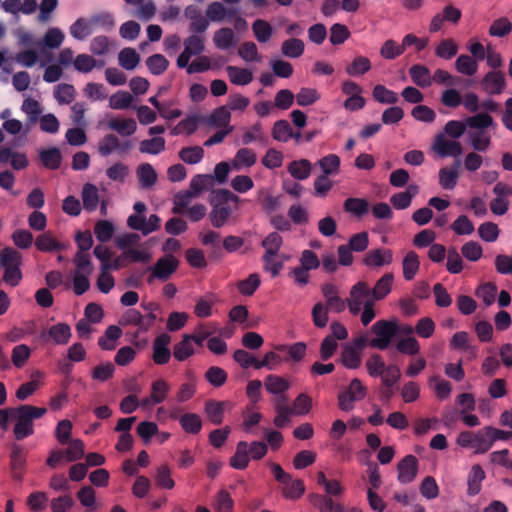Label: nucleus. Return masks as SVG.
Listing matches in <instances>:
<instances>
[{
  "label": "nucleus",
  "mask_w": 512,
  "mask_h": 512,
  "mask_svg": "<svg viewBox=\"0 0 512 512\" xmlns=\"http://www.w3.org/2000/svg\"><path fill=\"white\" fill-rule=\"evenodd\" d=\"M47 412L44 407L21 405L14 411L13 434L17 440H23L34 433V420L41 418Z\"/></svg>",
  "instance_id": "nucleus-1"
},
{
  "label": "nucleus",
  "mask_w": 512,
  "mask_h": 512,
  "mask_svg": "<svg viewBox=\"0 0 512 512\" xmlns=\"http://www.w3.org/2000/svg\"><path fill=\"white\" fill-rule=\"evenodd\" d=\"M238 197L228 190H219L213 199V210L211 214L212 224L216 227L222 226L231 214V203L236 205Z\"/></svg>",
  "instance_id": "nucleus-2"
},
{
  "label": "nucleus",
  "mask_w": 512,
  "mask_h": 512,
  "mask_svg": "<svg viewBox=\"0 0 512 512\" xmlns=\"http://www.w3.org/2000/svg\"><path fill=\"white\" fill-rule=\"evenodd\" d=\"M0 263L5 268V282L16 286L22 278L19 269L21 264L20 253L13 248H4L0 253Z\"/></svg>",
  "instance_id": "nucleus-3"
},
{
  "label": "nucleus",
  "mask_w": 512,
  "mask_h": 512,
  "mask_svg": "<svg viewBox=\"0 0 512 512\" xmlns=\"http://www.w3.org/2000/svg\"><path fill=\"white\" fill-rule=\"evenodd\" d=\"M271 470L276 480L282 485V493L286 498L298 499L304 494L305 486L303 481L292 479L278 464H272Z\"/></svg>",
  "instance_id": "nucleus-4"
},
{
  "label": "nucleus",
  "mask_w": 512,
  "mask_h": 512,
  "mask_svg": "<svg viewBox=\"0 0 512 512\" xmlns=\"http://www.w3.org/2000/svg\"><path fill=\"white\" fill-rule=\"evenodd\" d=\"M347 301L349 311L354 315L360 313L363 307L375 303L371 289L364 281L356 283L351 288L350 296Z\"/></svg>",
  "instance_id": "nucleus-5"
},
{
  "label": "nucleus",
  "mask_w": 512,
  "mask_h": 512,
  "mask_svg": "<svg viewBox=\"0 0 512 512\" xmlns=\"http://www.w3.org/2000/svg\"><path fill=\"white\" fill-rule=\"evenodd\" d=\"M457 445L473 449L475 454H482L490 449L485 427L477 432H460L456 439Z\"/></svg>",
  "instance_id": "nucleus-6"
},
{
  "label": "nucleus",
  "mask_w": 512,
  "mask_h": 512,
  "mask_svg": "<svg viewBox=\"0 0 512 512\" xmlns=\"http://www.w3.org/2000/svg\"><path fill=\"white\" fill-rule=\"evenodd\" d=\"M367 394L366 387L362 382L355 378L349 386L338 395V406L342 411H351L355 402L361 401Z\"/></svg>",
  "instance_id": "nucleus-7"
},
{
  "label": "nucleus",
  "mask_w": 512,
  "mask_h": 512,
  "mask_svg": "<svg viewBox=\"0 0 512 512\" xmlns=\"http://www.w3.org/2000/svg\"><path fill=\"white\" fill-rule=\"evenodd\" d=\"M396 332L395 323L386 320L377 321L371 328V333L375 337L370 340L369 346L380 350L386 349Z\"/></svg>",
  "instance_id": "nucleus-8"
},
{
  "label": "nucleus",
  "mask_w": 512,
  "mask_h": 512,
  "mask_svg": "<svg viewBox=\"0 0 512 512\" xmlns=\"http://www.w3.org/2000/svg\"><path fill=\"white\" fill-rule=\"evenodd\" d=\"M137 238L138 237L136 235H128L118 240V246L122 249H125L123 254L120 256V260L124 258L130 262L143 263L150 261L152 255L147 247L143 245L127 247L129 244L134 243Z\"/></svg>",
  "instance_id": "nucleus-9"
},
{
  "label": "nucleus",
  "mask_w": 512,
  "mask_h": 512,
  "mask_svg": "<svg viewBox=\"0 0 512 512\" xmlns=\"http://www.w3.org/2000/svg\"><path fill=\"white\" fill-rule=\"evenodd\" d=\"M170 391L169 383L162 379H156L151 383L150 393L147 397L141 399L140 407L143 409H151L155 405L164 402Z\"/></svg>",
  "instance_id": "nucleus-10"
},
{
  "label": "nucleus",
  "mask_w": 512,
  "mask_h": 512,
  "mask_svg": "<svg viewBox=\"0 0 512 512\" xmlns=\"http://www.w3.org/2000/svg\"><path fill=\"white\" fill-rule=\"evenodd\" d=\"M433 151L442 158L457 157L462 154V145L459 141L448 138L444 133L435 136Z\"/></svg>",
  "instance_id": "nucleus-11"
},
{
  "label": "nucleus",
  "mask_w": 512,
  "mask_h": 512,
  "mask_svg": "<svg viewBox=\"0 0 512 512\" xmlns=\"http://www.w3.org/2000/svg\"><path fill=\"white\" fill-rule=\"evenodd\" d=\"M204 38L200 35H191L184 40V50L177 59V66L184 68L193 56L200 55L204 51Z\"/></svg>",
  "instance_id": "nucleus-12"
},
{
  "label": "nucleus",
  "mask_w": 512,
  "mask_h": 512,
  "mask_svg": "<svg viewBox=\"0 0 512 512\" xmlns=\"http://www.w3.org/2000/svg\"><path fill=\"white\" fill-rule=\"evenodd\" d=\"M171 336L167 333L158 335L152 343V359L157 365H165L171 358Z\"/></svg>",
  "instance_id": "nucleus-13"
},
{
  "label": "nucleus",
  "mask_w": 512,
  "mask_h": 512,
  "mask_svg": "<svg viewBox=\"0 0 512 512\" xmlns=\"http://www.w3.org/2000/svg\"><path fill=\"white\" fill-rule=\"evenodd\" d=\"M51 59V53L46 48H40L39 51L26 49L16 54L15 60L24 67H32L39 64L45 66Z\"/></svg>",
  "instance_id": "nucleus-14"
},
{
  "label": "nucleus",
  "mask_w": 512,
  "mask_h": 512,
  "mask_svg": "<svg viewBox=\"0 0 512 512\" xmlns=\"http://www.w3.org/2000/svg\"><path fill=\"white\" fill-rule=\"evenodd\" d=\"M178 264V260L172 255L160 258L157 263L150 268L151 274L148 281L152 282L154 279H168L175 272Z\"/></svg>",
  "instance_id": "nucleus-15"
},
{
  "label": "nucleus",
  "mask_w": 512,
  "mask_h": 512,
  "mask_svg": "<svg viewBox=\"0 0 512 512\" xmlns=\"http://www.w3.org/2000/svg\"><path fill=\"white\" fill-rule=\"evenodd\" d=\"M398 470V480L403 483L407 484L412 482L418 471V460L413 455H407L405 456L397 466Z\"/></svg>",
  "instance_id": "nucleus-16"
},
{
  "label": "nucleus",
  "mask_w": 512,
  "mask_h": 512,
  "mask_svg": "<svg viewBox=\"0 0 512 512\" xmlns=\"http://www.w3.org/2000/svg\"><path fill=\"white\" fill-rule=\"evenodd\" d=\"M107 126L121 136H131L137 130V123L133 118L123 116H108Z\"/></svg>",
  "instance_id": "nucleus-17"
},
{
  "label": "nucleus",
  "mask_w": 512,
  "mask_h": 512,
  "mask_svg": "<svg viewBox=\"0 0 512 512\" xmlns=\"http://www.w3.org/2000/svg\"><path fill=\"white\" fill-rule=\"evenodd\" d=\"M392 261L393 252L386 248L370 250L363 259L364 264L368 267H382L391 264Z\"/></svg>",
  "instance_id": "nucleus-18"
},
{
  "label": "nucleus",
  "mask_w": 512,
  "mask_h": 512,
  "mask_svg": "<svg viewBox=\"0 0 512 512\" xmlns=\"http://www.w3.org/2000/svg\"><path fill=\"white\" fill-rule=\"evenodd\" d=\"M45 374L41 371H35L31 375V380L20 385L16 391V397L19 400H26L38 388L44 384Z\"/></svg>",
  "instance_id": "nucleus-19"
},
{
  "label": "nucleus",
  "mask_w": 512,
  "mask_h": 512,
  "mask_svg": "<svg viewBox=\"0 0 512 512\" xmlns=\"http://www.w3.org/2000/svg\"><path fill=\"white\" fill-rule=\"evenodd\" d=\"M257 161V155L250 148L239 149L231 161V166L235 170H242L252 167Z\"/></svg>",
  "instance_id": "nucleus-20"
},
{
  "label": "nucleus",
  "mask_w": 512,
  "mask_h": 512,
  "mask_svg": "<svg viewBox=\"0 0 512 512\" xmlns=\"http://www.w3.org/2000/svg\"><path fill=\"white\" fill-rule=\"evenodd\" d=\"M0 162L10 163L16 170L24 169L28 165V160L24 153L15 152L10 148H2L0 150Z\"/></svg>",
  "instance_id": "nucleus-21"
},
{
  "label": "nucleus",
  "mask_w": 512,
  "mask_h": 512,
  "mask_svg": "<svg viewBox=\"0 0 512 512\" xmlns=\"http://www.w3.org/2000/svg\"><path fill=\"white\" fill-rule=\"evenodd\" d=\"M226 73L229 81L234 85L245 86L252 82L253 74L247 68L227 66Z\"/></svg>",
  "instance_id": "nucleus-22"
},
{
  "label": "nucleus",
  "mask_w": 512,
  "mask_h": 512,
  "mask_svg": "<svg viewBox=\"0 0 512 512\" xmlns=\"http://www.w3.org/2000/svg\"><path fill=\"white\" fill-rule=\"evenodd\" d=\"M2 7L6 12L13 14L19 12L30 14L36 10L37 3L35 0H5Z\"/></svg>",
  "instance_id": "nucleus-23"
},
{
  "label": "nucleus",
  "mask_w": 512,
  "mask_h": 512,
  "mask_svg": "<svg viewBox=\"0 0 512 512\" xmlns=\"http://www.w3.org/2000/svg\"><path fill=\"white\" fill-rule=\"evenodd\" d=\"M194 345L192 337L188 334L184 335L181 341L173 347L174 358L180 362L187 360L195 352Z\"/></svg>",
  "instance_id": "nucleus-24"
},
{
  "label": "nucleus",
  "mask_w": 512,
  "mask_h": 512,
  "mask_svg": "<svg viewBox=\"0 0 512 512\" xmlns=\"http://www.w3.org/2000/svg\"><path fill=\"white\" fill-rule=\"evenodd\" d=\"M213 42L218 49L227 50L236 44L237 38L231 28L224 27L214 33Z\"/></svg>",
  "instance_id": "nucleus-25"
},
{
  "label": "nucleus",
  "mask_w": 512,
  "mask_h": 512,
  "mask_svg": "<svg viewBox=\"0 0 512 512\" xmlns=\"http://www.w3.org/2000/svg\"><path fill=\"white\" fill-rule=\"evenodd\" d=\"M264 387L273 395H281L290 388V382L284 377L271 374L264 379Z\"/></svg>",
  "instance_id": "nucleus-26"
},
{
  "label": "nucleus",
  "mask_w": 512,
  "mask_h": 512,
  "mask_svg": "<svg viewBox=\"0 0 512 512\" xmlns=\"http://www.w3.org/2000/svg\"><path fill=\"white\" fill-rule=\"evenodd\" d=\"M77 498L85 508V512H96L99 504L96 501L95 490L91 486H85L77 492Z\"/></svg>",
  "instance_id": "nucleus-27"
},
{
  "label": "nucleus",
  "mask_w": 512,
  "mask_h": 512,
  "mask_svg": "<svg viewBox=\"0 0 512 512\" xmlns=\"http://www.w3.org/2000/svg\"><path fill=\"white\" fill-rule=\"evenodd\" d=\"M212 508L215 512H233L234 500L226 490L218 491L212 500Z\"/></svg>",
  "instance_id": "nucleus-28"
},
{
  "label": "nucleus",
  "mask_w": 512,
  "mask_h": 512,
  "mask_svg": "<svg viewBox=\"0 0 512 512\" xmlns=\"http://www.w3.org/2000/svg\"><path fill=\"white\" fill-rule=\"evenodd\" d=\"M483 86L489 94H499L505 86V79L500 72H490L483 79Z\"/></svg>",
  "instance_id": "nucleus-29"
},
{
  "label": "nucleus",
  "mask_w": 512,
  "mask_h": 512,
  "mask_svg": "<svg viewBox=\"0 0 512 512\" xmlns=\"http://www.w3.org/2000/svg\"><path fill=\"white\" fill-rule=\"evenodd\" d=\"M35 245L42 252L58 251L65 248L50 232H45L36 238Z\"/></svg>",
  "instance_id": "nucleus-30"
},
{
  "label": "nucleus",
  "mask_w": 512,
  "mask_h": 512,
  "mask_svg": "<svg viewBox=\"0 0 512 512\" xmlns=\"http://www.w3.org/2000/svg\"><path fill=\"white\" fill-rule=\"evenodd\" d=\"M428 385L433 390L436 397L440 400L447 399L452 391L451 383L439 376L430 377L428 380Z\"/></svg>",
  "instance_id": "nucleus-31"
},
{
  "label": "nucleus",
  "mask_w": 512,
  "mask_h": 512,
  "mask_svg": "<svg viewBox=\"0 0 512 512\" xmlns=\"http://www.w3.org/2000/svg\"><path fill=\"white\" fill-rule=\"evenodd\" d=\"M231 113L225 106L216 108L208 118V124L217 128L227 129L230 125Z\"/></svg>",
  "instance_id": "nucleus-32"
},
{
  "label": "nucleus",
  "mask_w": 512,
  "mask_h": 512,
  "mask_svg": "<svg viewBox=\"0 0 512 512\" xmlns=\"http://www.w3.org/2000/svg\"><path fill=\"white\" fill-rule=\"evenodd\" d=\"M48 336L58 345L67 344L71 337V329L65 323H58L48 329Z\"/></svg>",
  "instance_id": "nucleus-33"
},
{
  "label": "nucleus",
  "mask_w": 512,
  "mask_h": 512,
  "mask_svg": "<svg viewBox=\"0 0 512 512\" xmlns=\"http://www.w3.org/2000/svg\"><path fill=\"white\" fill-rule=\"evenodd\" d=\"M249 460L248 443L240 441L236 446L234 456L230 460V465L235 469H244L248 466Z\"/></svg>",
  "instance_id": "nucleus-34"
},
{
  "label": "nucleus",
  "mask_w": 512,
  "mask_h": 512,
  "mask_svg": "<svg viewBox=\"0 0 512 512\" xmlns=\"http://www.w3.org/2000/svg\"><path fill=\"white\" fill-rule=\"evenodd\" d=\"M484 478L485 472L482 467L478 464L473 465L468 475V493L470 495H476L480 492Z\"/></svg>",
  "instance_id": "nucleus-35"
},
{
  "label": "nucleus",
  "mask_w": 512,
  "mask_h": 512,
  "mask_svg": "<svg viewBox=\"0 0 512 512\" xmlns=\"http://www.w3.org/2000/svg\"><path fill=\"white\" fill-rule=\"evenodd\" d=\"M412 81L420 87H428L432 84L430 70L423 65H414L409 70Z\"/></svg>",
  "instance_id": "nucleus-36"
},
{
  "label": "nucleus",
  "mask_w": 512,
  "mask_h": 512,
  "mask_svg": "<svg viewBox=\"0 0 512 512\" xmlns=\"http://www.w3.org/2000/svg\"><path fill=\"white\" fill-rule=\"evenodd\" d=\"M252 31L256 40L260 43L268 42L273 35L271 24L263 19H257L252 24Z\"/></svg>",
  "instance_id": "nucleus-37"
},
{
  "label": "nucleus",
  "mask_w": 512,
  "mask_h": 512,
  "mask_svg": "<svg viewBox=\"0 0 512 512\" xmlns=\"http://www.w3.org/2000/svg\"><path fill=\"white\" fill-rule=\"evenodd\" d=\"M459 177L457 166L444 167L439 170V184L443 189H453Z\"/></svg>",
  "instance_id": "nucleus-38"
},
{
  "label": "nucleus",
  "mask_w": 512,
  "mask_h": 512,
  "mask_svg": "<svg viewBox=\"0 0 512 512\" xmlns=\"http://www.w3.org/2000/svg\"><path fill=\"white\" fill-rule=\"evenodd\" d=\"M393 281V275L386 273L376 282L373 290H371L375 301L385 298L390 293Z\"/></svg>",
  "instance_id": "nucleus-39"
},
{
  "label": "nucleus",
  "mask_w": 512,
  "mask_h": 512,
  "mask_svg": "<svg viewBox=\"0 0 512 512\" xmlns=\"http://www.w3.org/2000/svg\"><path fill=\"white\" fill-rule=\"evenodd\" d=\"M118 61L122 68L126 70H133L138 66L140 56L135 49L127 47L119 52Z\"/></svg>",
  "instance_id": "nucleus-40"
},
{
  "label": "nucleus",
  "mask_w": 512,
  "mask_h": 512,
  "mask_svg": "<svg viewBox=\"0 0 512 512\" xmlns=\"http://www.w3.org/2000/svg\"><path fill=\"white\" fill-rule=\"evenodd\" d=\"M83 206L87 211L96 210L99 204L98 189L93 184H85L82 190Z\"/></svg>",
  "instance_id": "nucleus-41"
},
{
  "label": "nucleus",
  "mask_w": 512,
  "mask_h": 512,
  "mask_svg": "<svg viewBox=\"0 0 512 512\" xmlns=\"http://www.w3.org/2000/svg\"><path fill=\"white\" fill-rule=\"evenodd\" d=\"M469 139L473 149L479 152H485L491 144V135L484 130L469 132Z\"/></svg>",
  "instance_id": "nucleus-42"
},
{
  "label": "nucleus",
  "mask_w": 512,
  "mask_h": 512,
  "mask_svg": "<svg viewBox=\"0 0 512 512\" xmlns=\"http://www.w3.org/2000/svg\"><path fill=\"white\" fill-rule=\"evenodd\" d=\"M94 255L100 260L101 268L118 269L120 267V257L112 260V252L104 245L96 246L94 249Z\"/></svg>",
  "instance_id": "nucleus-43"
},
{
  "label": "nucleus",
  "mask_w": 512,
  "mask_h": 512,
  "mask_svg": "<svg viewBox=\"0 0 512 512\" xmlns=\"http://www.w3.org/2000/svg\"><path fill=\"white\" fill-rule=\"evenodd\" d=\"M317 483L320 486H323L325 489V492L329 496H340L344 492V486L341 484L338 480H329L326 478L324 472L319 471L317 473Z\"/></svg>",
  "instance_id": "nucleus-44"
},
{
  "label": "nucleus",
  "mask_w": 512,
  "mask_h": 512,
  "mask_svg": "<svg viewBox=\"0 0 512 512\" xmlns=\"http://www.w3.org/2000/svg\"><path fill=\"white\" fill-rule=\"evenodd\" d=\"M122 330L115 326H109L105 331L104 336H102L98 344L104 350H113L116 347V341L121 337Z\"/></svg>",
  "instance_id": "nucleus-45"
},
{
  "label": "nucleus",
  "mask_w": 512,
  "mask_h": 512,
  "mask_svg": "<svg viewBox=\"0 0 512 512\" xmlns=\"http://www.w3.org/2000/svg\"><path fill=\"white\" fill-rule=\"evenodd\" d=\"M420 262L418 255L410 251L403 259V276L406 280H412L419 270Z\"/></svg>",
  "instance_id": "nucleus-46"
},
{
  "label": "nucleus",
  "mask_w": 512,
  "mask_h": 512,
  "mask_svg": "<svg viewBox=\"0 0 512 512\" xmlns=\"http://www.w3.org/2000/svg\"><path fill=\"white\" fill-rule=\"evenodd\" d=\"M450 346L453 349L469 351L471 358L477 356V349L469 344V335L467 332L461 331L453 335Z\"/></svg>",
  "instance_id": "nucleus-47"
},
{
  "label": "nucleus",
  "mask_w": 512,
  "mask_h": 512,
  "mask_svg": "<svg viewBox=\"0 0 512 512\" xmlns=\"http://www.w3.org/2000/svg\"><path fill=\"white\" fill-rule=\"evenodd\" d=\"M455 66L459 73L467 76L474 75L478 70L477 60L466 54H462L457 58Z\"/></svg>",
  "instance_id": "nucleus-48"
},
{
  "label": "nucleus",
  "mask_w": 512,
  "mask_h": 512,
  "mask_svg": "<svg viewBox=\"0 0 512 512\" xmlns=\"http://www.w3.org/2000/svg\"><path fill=\"white\" fill-rule=\"evenodd\" d=\"M458 52V44L451 38L440 41L435 47V54L445 60L453 58Z\"/></svg>",
  "instance_id": "nucleus-49"
},
{
  "label": "nucleus",
  "mask_w": 512,
  "mask_h": 512,
  "mask_svg": "<svg viewBox=\"0 0 512 512\" xmlns=\"http://www.w3.org/2000/svg\"><path fill=\"white\" fill-rule=\"evenodd\" d=\"M288 171L298 180L307 179L311 173V163L306 159L293 161L289 164Z\"/></svg>",
  "instance_id": "nucleus-50"
},
{
  "label": "nucleus",
  "mask_w": 512,
  "mask_h": 512,
  "mask_svg": "<svg viewBox=\"0 0 512 512\" xmlns=\"http://www.w3.org/2000/svg\"><path fill=\"white\" fill-rule=\"evenodd\" d=\"M371 69V62L365 56H357L346 67V73L350 76H361Z\"/></svg>",
  "instance_id": "nucleus-51"
},
{
  "label": "nucleus",
  "mask_w": 512,
  "mask_h": 512,
  "mask_svg": "<svg viewBox=\"0 0 512 512\" xmlns=\"http://www.w3.org/2000/svg\"><path fill=\"white\" fill-rule=\"evenodd\" d=\"M133 103V96L126 91H117L109 97V107L115 110L128 109Z\"/></svg>",
  "instance_id": "nucleus-52"
},
{
  "label": "nucleus",
  "mask_w": 512,
  "mask_h": 512,
  "mask_svg": "<svg viewBox=\"0 0 512 512\" xmlns=\"http://www.w3.org/2000/svg\"><path fill=\"white\" fill-rule=\"evenodd\" d=\"M136 173L142 187H151L157 180V174L154 168L148 163L141 164L137 168Z\"/></svg>",
  "instance_id": "nucleus-53"
},
{
  "label": "nucleus",
  "mask_w": 512,
  "mask_h": 512,
  "mask_svg": "<svg viewBox=\"0 0 512 512\" xmlns=\"http://www.w3.org/2000/svg\"><path fill=\"white\" fill-rule=\"evenodd\" d=\"M312 502L320 512H343V505L335 503L331 497L314 495Z\"/></svg>",
  "instance_id": "nucleus-54"
},
{
  "label": "nucleus",
  "mask_w": 512,
  "mask_h": 512,
  "mask_svg": "<svg viewBox=\"0 0 512 512\" xmlns=\"http://www.w3.org/2000/svg\"><path fill=\"white\" fill-rule=\"evenodd\" d=\"M304 47L302 40L291 38L282 43L281 51L287 57L298 58L303 54Z\"/></svg>",
  "instance_id": "nucleus-55"
},
{
  "label": "nucleus",
  "mask_w": 512,
  "mask_h": 512,
  "mask_svg": "<svg viewBox=\"0 0 512 512\" xmlns=\"http://www.w3.org/2000/svg\"><path fill=\"white\" fill-rule=\"evenodd\" d=\"M85 446L82 440L73 439L68 442V447L64 450L65 461L75 462L84 456Z\"/></svg>",
  "instance_id": "nucleus-56"
},
{
  "label": "nucleus",
  "mask_w": 512,
  "mask_h": 512,
  "mask_svg": "<svg viewBox=\"0 0 512 512\" xmlns=\"http://www.w3.org/2000/svg\"><path fill=\"white\" fill-rule=\"evenodd\" d=\"M497 294V287L493 283L481 284L475 292V295L480 299L486 306H490L494 303Z\"/></svg>",
  "instance_id": "nucleus-57"
},
{
  "label": "nucleus",
  "mask_w": 512,
  "mask_h": 512,
  "mask_svg": "<svg viewBox=\"0 0 512 512\" xmlns=\"http://www.w3.org/2000/svg\"><path fill=\"white\" fill-rule=\"evenodd\" d=\"M92 33V22L83 18L78 19L70 27V34L77 40H83Z\"/></svg>",
  "instance_id": "nucleus-58"
},
{
  "label": "nucleus",
  "mask_w": 512,
  "mask_h": 512,
  "mask_svg": "<svg viewBox=\"0 0 512 512\" xmlns=\"http://www.w3.org/2000/svg\"><path fill=\"white\" fill-rule=\"evenodd\" d=\"M372 95L377 102L383 104H395L398 101L397 94L381 84H378L373 88Z\"/></svg>",
  "instance_id": "nucleus-59"
},
{
  "label": "nucleus",
  "mask_w": 512,
  "mask_h": 512,
  "mask_svg": "<svg viewBox=\"0 0 512 512\" xmlns=\"http://www.w3.org/2000/svg\"><path fill=\"white\" fill-rule=\"evenodd\" d=\"M165 149V139L163 137H153L140 142L139 150L147 154H159Z\"/></svg>",
  "instance_id": "nucleus-60"
},
{
  "label": "nucleus",
  "mask_w": 512,
  "mask_h": 512,
  "mask_svg": "<svg viewBox=\"0 0 512 512\" xmlns=\"http://www.w3.org/2000/svg\"><path fill=\"white\" fill-rule=\"evenodd\" d=\"M404 51L405 46L403 40L402 44H398L394 40L389 39L382 45L380 54L385 59H395L396 57L402 55Z\"/></svg>",
  "instance_id": "nucleus-61"
},
{
  "label": "nucleus",
  "mask_w": 512,
  "mask_h": 512,
  "mask_svg": "<svg viewBox=\"0 0 512 512\" xmlns=\"http://www.w3.org/2000/svg\"><path fill=\"white\" fill-rule=\"evenodd\" d=\"M65 39L64 33L59 28H49L43 37V45L46 48L56 49L60 47Z\"/></svg>",
  "instance_id": "nucleus-62"
},
{
  "label": "nucleus",
  "mask_w": 512,
  "mask_h": 512,
  "mask_svg": "<svg viewBox=\"0 0 512 512\" xmlns=\"http://www.w3.org/2000/svg\"><path fill=\"white\" fill-rule=\"evenodd\" d=\"M179 157L185 163L196 164L203 159L204 150L199 146L185 147L180 150Z\"/></svg>",
  "instance_id": "nucleus-63"
},
{
  "label": "nucleus",
  "mask_w": 512,
  "mask_h": 512,
  "mask_svg": "<svg viewBox=\"0 0 512 512\" xmlns=\"http://www.w3.org/2000/svg\"><path fill=\"white\" fill-rule=\"evenodd\" d=\"M323 175H335L340 168V158L335 154H329L318 161Z\"/></svg>",
  "instance_id": "nucleus-64"
}]
</instances>
